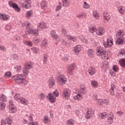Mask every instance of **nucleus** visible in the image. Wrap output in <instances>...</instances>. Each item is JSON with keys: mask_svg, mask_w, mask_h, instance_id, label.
Listing matches in <instances>:
<instances>
[{"mask_svg": "<svg viewBox=\"0 0 125 125\" xmlns=\"http://www.w3.org/2000/svg\"><path fill=\"white\" fill-rule=\"evenodd\" d=\"M5 121L6 122L7 124H8V125H10L11 124H12V120L10 118H7L5 119Z\"/></svg>", "mask_w": 125, "mask_h": 125, "instance_id": "nucleus-39", "label": "nucleus"}, {"mask_svg": "<svg viewBox=\"0 0 125 125\" xmlns=\"http://www.w3.org/2000/svg\"><path fill=\"white\" fill-rule=\"evenodd\" d=\"M29 69L27 68V67H24L22 70V73L24 75H22L21 74L16 75L13 77V79L15 82L18 83H24L26 80L25 78L28 75L30 71H29Z\"/></svg>", "mask_w": 125, "mask_h": 125, "instance_id": "nucleus-1", "label": "nucleus"}, {"mask_svg": "<svg viewBox=\"0 0 125 125\" xmlns=\"http://www.w3.org/2000/svg\"><path fill=\"white\" fill-rule=\"evenodd\" d=\"M104 47H111L112 45H113V41H112L110 39H107V43H104Z\"/></svg>", "mask_w": 125, "mask_h": 125, "instance_id": "nucleus-10", "label": "nucleus"}, {"mask_svg": "<svg viewBox=\"0 0 125 125\" xmlns=\"http://www.w3.org/2000/svg\"><path fill=\"white\" fill-rule=\"evenodd\" d=\"M55 85V80L53 77H51L48 80V86L50 88H52Z\"/></svg>", "mask_w": 125, "mask_h": 125, "instance_id": "nucleus-8", "label": "nucleus"}, {"mask_svg": "<svg viewBox=\"0 0 125 125\" xmlns=\"http://www.w3.org/2000/svg\"><path fill=\"white\" fill-rule=\"evenodd\" d=\"M104 19L105 23H108L109 20H110V16L108 15V13L104 14Z\"/></svg>", "mask_w": 125, "mask_h": 125, "instance_id": "nucleus-17", "label": "nucleus"}, {"mask_svg": "<svg viewBox=\"0 0 125 125\" xmlns=\"http://www.w3.org/2000/svg\"><path fill=\"white\" fill-rule=\"evenodd\" d=\"M30 3H31V0H26V2H24L25 8H27L28 4H30Z\"/></svg>", "mask_w": 125, "mask_h": 125, "instance_id": "nucleus-43", "label": "nucleus"}, {"mask_svg": "<svg viewBox=\"0 0 125 125\" xmlns=\"http://www.w3.org/2000/svg\"><path fill=\"white\" fill-rule=\"evenodd\" d=\"M114 119V114L112 112H110L108 115V118H107V121L110 124H113V121Z\"/></svg>", "mask_w": 125, "mask_h": 125, "instance_id": "nucleus-13", "label": "nucleus"}, {"mask_svg": "<svg viewBox=\"0 0 125 125\" xmlns=\"http://www.w3.org/2000/svg\"><path fill=\"white\" fill-rule=\"evenodd\" d=\"M23 44H26V45H27L28 46H33V44L32 43V42L27 41H23Z\"/></svg>", "mask_w": 125, "mask_h": 125, "instance_id": "nucleus-24", "label": "nucleus"}, {"mask_svg": "<svg viewBox=\"0 0 125 125\" xmlns=\"http://www.w3.org/2000/svg\"><path fill=\"white\" fill-rule=\"evenodd\" d=\"M25 33L26 35H30V34H32V29L27 27V28H26Z\"/></svg>", "mask_w": 125, "mask_h": 125, "instance_id": "nucleus-30", "label": "nucleus"}, {"mask_svg": "<svg viewBox=\"0 0 125 125\" xmlns=\"http://www.w3.org/2000/svg\"><path fill=\"white\" fill-rule=\"evenodd\" d=\"M97 50V55L101 56L103 60H106V59L108 60V58H109L108 57V54H106V52L104 48L99 47Z\"/></svg>", "mask_w": 125, "mask_h": 125, "instance_id": "nucleus-2", "label": "nucleus"}, {"mask_svg": "<svg viewBox=\"0 0 125 125\" xmlns=\"http://www.w3.org/2000/svg\"><path fill=\"white\" fill-rule=\"evenodd\" d=\"M12 58H13V60H18V56L17 54H14L12 56Z\"/></svg>", "mask_w": 125, "mask_h": 125, "instance_id": "nucleus-46", "label": "nucleus"}, {"mask_svg": "<svg viewBox=\"0 0 125 125\" xmlns=\"http://www.w3.org/2000/svg\"><path fill=\"white\" fill-rule=\"evenodd\" d=\"M14 98L15 100H20V102H21V103L22 104H23L24 105H28V104H29V101L25 99L23 97H21V96H20V95L18 94H15Z\"/></svg>", "mask_w": 125, "mask_h": 125, "instance_id": "nucleus-3", "label": "nucleus"}, {"mask_svg": "<svg viewBox=\"0 0 125 125\" xmlns=\"http://www.w3.org/2000/svg\"><path fill=\"white\" fill-rule=\"evenodd\" d=\"M76 99H77V100H78L79 101H80V100H81V99H82L81 98V97H82V95L81 94H78L76 96Z\"/></svg>", "mask_w": 125, "mask_h": 125, "instance_id": "nucleus-56", "label": "nucleus"}, {"mask_svg": "<svg viewBox=\"0 0 125 125\" xmlns=\"http://www.w3.org/2000/svg\"><path fill=\"white\" fill-rule=\"evenodd\" d=\"M93 113V110L92 109H88L86 112V118L91 119Z\"/></svg>", "mask_w": 125, "mask_h": 125, "instance_id": "nucleus-14", "label": "nucleus"}, {"mask_svg": "<svg viewBox=\"0 0 125 125\" xmlns=\"http://www.w3.org/2000/svg\"><path fill=\"white\" fill-rule=\"evenodd\" d=\"M62 7L61 6V2H59V5L58 6H57V7H56V11H58L60 10V9H61Z\"/></svg>", "mask_w": 125, "mask_h": 125, "instance_id": "nucleus-44", "label": "nucleus"}, {"mask_svg": "<svg viewBox=\"0 0 125 125\" xmlns=\"http://www.w3.org/2000/svg\"><path fill=\"white\" fill-rule=\"evenodd\" d=\"M43 122L45 123V124H47V123H48V122H50V121L49 120V119L47 118V117H44Z\"/></svg>", "mask_w": 125, "mask_h": 125, "instance_id": "nucleus-41", "label": "nucleus"}, {"mask_svg": "<svg viewBox=\"0 0 125 125\" xmlns=\"http://www.w3.org/2000/svg\"><path fill=\"white\" fill-rule=\"evenodd\" d=\"M116 114L119 116V117H122V116H124V112L122 111H119L116 112Z\"/></svg>", "mask_w": 125, "mask_h": 125, "instance_id": "nucleus-50", "label": "nucleus"}, {"mask_svg": "<svg viewBox=\"0 0 125 125\" xmlns=\"http://www.w3.org/2000/svg\"><path fill=\"white\" fill-rule=\"evenodd\" d=\"M98 104L99 105H103L104 104V101H103V100L100 99L98 101Z\"/></svg>", "mask_w": 125, "mask_h": 125, "instance_id": "nucleus-57", "label": "nucleus"}, {"mask_svg": "<svg viewBox=\"0 0 125 125\" xmlns=\"http://www.w3.org/2000/svg\"><path fill=\"white\" fill-rule=\"evenodd\" d=\"M70 95H71V91L69 89H65L63 92V96L65 97L66 100L70 99Z\"/></svg>", "mask_w": 125, "mask_h": 125, "instance_id": "nucleus-5", "label": "nucleus"}, {"mask_svg": "<svg viewBox=\"0 0 125 125\" xmlns=\"http://www.w3.org/2000/svg\"><path fill=\"white\" fill-rule=\"evenodd\" d=\"M46 61H47V56L46 55H43V63L45 64L46 63Z\"/></svg>", "mask_w": 125, "mask_h": 125, "instance_id": "nucleus-47", "label": "nucleus"}, {"mask_svg": "<svg viewBox=\"0 0 125 125\" xmlns=\"http://www.w3.org/2000/svg\"><path fill=\"white\" fill-rule=\"evenodd\" d=\"M0 100L1 101H6V97L4 94L0 95Z\"/></svg>", "mask_w": 125, "mask_h": 125, "instance_id": "nucleus-33", "label": "nucleus"}, {"mask_svg": "<svg viewBox=\"0 0 125 125\" xmlns=\"http://www.w3.org/2000/svg\"><path fill=\"white\" fill-rule=\"evenodd\" d=\"M58 82L60 85H63L67 83V78L64 75H60L58 77Z\"/></svg>", "mask_w": 125, "mask_h": 125, "instance_id": "nucleus-4", "label": "nucleus"}, {"mask_svg": "<svg viewBox=\"0 0 125 125\" xmlns=\"http://www.w3.org/2000/svg\"><path fill=\"white\" fill-rule=\"evenodd\" d=\"M67 125H74V120L73 119H71L67 121Z\"/></svg>", "mask_w": 125, "mask_h": 125, "instance_id": "nucleus-40", "label": "nucleus"}, {"mask_svg": "<svg viewBox=\"0 0 125 125\" xmlns=\"http://www.w3.org/2000/svg\"><path fill=\"white\" fill-rule=\"evenodd\" d=\"M4 76H5V77H8V78H10V77H11V73H10V72H7L5 73Z\"/></svg>", "mask_w": 125, "mask_h": 125, "instance_id": "nucleus-53", "label": "nucleus"}, {"mask_svg": "<svg viewBox=\"0 0 125 125\" xmlns=\"http://www.w3.org/2000/svg\"><path fill=\"white\" fill-rule=\"evenodd\" d=\"M120 54H121L123 56L125 55V49H121V51L119 52Z\"/></svg>", "mask_w": 125, "mask_h": 125, "instance_id": "nucleus-49", "label": "nucleus"}, {"mask_svg": "<svg viewBox=\"0 0 125 125\" xmlns=\"http://www.w3.org/2000/svg\"><path fill=\"white\" fill-rule=\"evenodd\" d=\"M42 45L45 48L47 46V40H44L42 42Z\"/></svg>", "mask_w": 125, "mask_h": 125, "instance_id": "nucleus-38", "label": "nucleus"}, {"mask_svg": "<svg viewBox=\"0 0 125 125\" xmlns=\"http://www.w3.org/2000/svg\"><path fill=\"white\" fill-rule=\"evenodd\" d=\"M31 34H33L34 35H38V34H39V31H38V30L32 29Z\"/></svg>", "mask_w": 125, "mask_h": 125, "instance_id": "nucleus-48", "label": "nucleus"}, {"mask_svg": "<svg viewBox=\"0 0 125 125\" xmlns=\"http://www.w3.org/2000/svg\"><path fill=\"white\" fill-rule=\"evenodd\" d=\"M89 32L93 34V33H94V32H96V27L95 26H90L89 27Z\"/></svg>", "mask_w": 125, "mask_h": 125, "instance_id": "nucleus-29", "label": "nucleus"}, {"mask_svg": "<svg viewBox=\"0 0 125 125\" xmlns=\"http://www.w3.org/2000/svg\"><path fill=\"white\" fill-rule=\"evenodd\" d=\"M9 5L11 7H13L14 9H15L16 11L17 12H19L20 11V8L18 7V5L12 2V1H9Z\"/></svg>", "mask_w": 125, "mask_h": 125, "instance_id": "nucleus-6", "label": "nucleus"}, {"mask_svg": "<svg viewBox=\"0 0 125 125\" xmlns=\"http://www.w3.org/2000/svg\"><path fill=\"white\" fill-rule=\"evenodd\" d=\"M62 6H64V7H67L70 5L69 0H62Z\"/></svg>", "mask_w": 125, "mask_h": 125, "instance_id": "nucleus-18", "label": "nucleus"}, {"mask_svg": "<svg viewBox=\"0 0 125 125\" xmlns=\"http://www.w3.org/2000/svg\"><path fill=\"white\" fill-rule=\"evenodd\" d=\"M119 63L120 65L122 67V68H124V67H125V60L124 59H122L119 61Z\"/></svg>", "mask_w": 125, "mask_h": 125, "instance_id": "nucleus-27", "label": "nucleus"}, {"mask_svg": "<svg viewBox=\"0 0 125 125\" xmlns=\"http://www.w3.org/2000/svg\"><path fill=\"white\" fill-rule=\"evenodd\" d=\"M0 19L3 20L4 21H7L9 19V17L5 14H0Z\"/></svg>", "mask_w": 125, "mask_h": 125, "instance_id": "nucleus-15", "label": "nucleus"}, {"mask_svg": "<svg viewBox=\"0 0 125 125\" xmlns=\"http://www.w3.org/2000/svg\"><path fill=\"white\" fill-rule=\"evenodd\" d=\"M99 116L100 119H105L106 117H107L106 112L100 113L99 115Z\"/></svg>", "mask_w": 125, "mask_h": 125, "instance_id": "nucleus-26", "label": "nucleus"}, {"mask_svg": "<svg viewBox=\"0 0 125 125\" xmlns=\"http://www.w3.org/2000/svg\"><path fill=\"white\" fill-rule=\"evenodd\" d=\"M88 55L90 57H92L93 56V50L89 49L88 51Z\"/></svg>", "mask_w": 125, "mask_h": 125, "instance_id": "nucleus-34", "label": "nucleus"}, {"mask_svg": "<svg viewBox=\"0 0 125 125\" xmlns=\"http://www.w3.org/2000/svg\"><path fill=\"white\" fill-rule=\"evenodd\" d=\"M33 113H31L30 114V116L29 117V120L31 121H33Z\"/></svg>", "mask_w": 125, "mask_h": 125, "instance_id": "nucleus-62", "label": "nucleus"}, {"mask_svg": "<svg viewBox=\"0 0 125 125\" xmlns=\"http://www.w3.org/2000/svg\"><path fill=\"white\" fill-rule=\"evenodd\" d=\"M41 8L42 9H45L47 6L46 5V1L45 0H43L41 3Z\"/></svg>", "mask_w": 125, "mask_h": 125, "instance_id": "nucleus-21", "label": "nucleus"}, {"mask_svg": "<svg viewBox=\"0 0 125 125\" xmlns=\"http://www.w3.org/2000/svg\"><path fill=\"white\" fill-rule=\"evenodd\" d=\"M118 69H119L117 66L116 65H113V70L115 71V72H117V71H118Z\"/></svg>", "mask_w": 125, "mask_h": 125, "instance_id": "nucleus-63", "label": "nucleus"}, {"mask_svg": "<svg viewBox=\"0 0 125 125\" xmlns=\"http://www.w3.org/2000/svg\"><path fill=\"white\" fill-rule=\"evenodd\" d=\"M109 100L108 99H105L104 101V103L105 104V105H108V104H109Z\"/></svg>", "mask_w": 125, "mask_h": 125, "instance_id": "nucleus-58", "label": "nucleus"}, {"mask_svg": "<svg viewBox=\"0 0 125 125\" xmlns=\"http://www.w3.org/2000/svg\"><path fill=\"white\" fill-rule=\"evenodd\" d=\"M9 103V108L14 107V104H13V102L12 101H10Z\"/></svg>", "mask_w": 125, "mask_h": 125, "instance_id": "nucleus-51", "label": "nucleus"}, {"mask_svg": "<svg viewBox=\"0 0 125 125\" xmlns=\"http://www.w3.org/2000/svg\"><path fill=\"white\" fill-rule=\"evenodd\" d=\"M9 109L10 110V113H12L14 114V113H15L16 112V108L14 106H13L12 107H9Z\"/></svg>", "mask_w": 125, "mask_h": 125, "instance_id": "nucleus-35", "label": "nucleus"}, {"mask_svg": "<svg viewBox=\"0 0 125 125\" xmlns=\"http://www.w3.org/2000/svg\"><path fill=\"white\" fill-rule=\"evenodd\" d=\"M33 15V11H28L26 12V18H30V17H32Z\"/></svg>", "mask_w": 125, "mask_h": 125, "instance_id": "nucleus-23", "label": "nucleus"}, {"mask_svg": "<svg viewBox=\"0 0 125 125\" xmlns=\"http://www.w3.org/2000/svg\"><path fill=\"white\" fill-rule=\"evenodd\" d=\"M51 35L53 39H55V40L57 41V39L58 38H57V35H56V33L54 30L51 32Z\"/></svg>", "mask_w": 125, "mask_h": 125, "instance_id": "nucleus-25", "label": "nucleus"}, {"mask_svg": "<svg viewBox=\"0 0 125 125\" xmlns=\"http://www.w3.org/2000/svg\"><path fill=\"white\" fill-rule=\"evenodd\" d=\"M96 32L98 36H103L105 34V30L103 29V27H99L96 30Z\"/></svg>", "mask_w": 125, "mask_h": 125, "instance_id": "nucleus-7", "label": "nucleus"}, {"mask_svg": "<svg viewBox=\"0 0 125 125\" xmlns=\"http://www.w3.org/2000/svg\"><path fill=\"white\" fill-rule=\"evenodd\" d=\"M90 5H89V4L87 3L86 2H84V5H83V8H89Z\"/></svg>", "mask_w": 125, "mask_h": 125, "instance_id": "nucleus-45", "label": "nucleus"}, {"mask_svg": "<svg viewBox=\"0 0 125 125\" xmlns=\"http://www.w3.org/2000/svg\"><path fill=\"white\" fill-rule=\"evenodd\" d=\"M109 91H110V94L111 95H114L115 94V92L114 91V89H110Z\"/></svg>", "mask_w": 125, "mask_h": 125, "instance_id": "nucleus-60", "label": "nucleus"}, {"mask_svg": "<svg viewBox=\"0 0 125 125\" xmlns=\"http://www.w3.org/2000/svg\"><path fill=\"white\" fill-rule=\"evenodd\" d=\"M91 84L93 87H97V86H98V83L95 81H93L91 82Z\"/></svg>", "mask_w": 125, "mask_h": 125, "instance_id": "nucleus-37", "label": "nucleus"}, {"mask_svg": "<svg viewBox=\"0 0 125 125\" xmlns=\"http://www.w3.org/2000/svg\"><path fill=\"white\" fill-rule=\"evenodd\" d=\"M28 125H38V123L30 122Z\"/></svg>", "mask_w": 125, "mask_h": 125, "instance_id": "nucleus-64", "label": "nucleus"}, {"mask_svg": "<svg viewBox=\"0 0 125 125\" xmlns=\"http://www.w3.org/2000/svg\"><path fill=\"white\" fill-rule=\"evenodd\" d=\"M58 93H59V92H58V90H57V89H56L53 92L54 95L56 97H58Z\"/></svg>", "mask_w": 125, "mask_h": 125, "instance_id": "nucleus-54", "label": "nucleus"}, {"mask_svg": "<svg viewBox=\"0 0 125 125\" xmlns=\"http://www.w3.org/2000/svg\"><path fill=\"white\" fill-rule=\"evenodd\" d=\"M32 50H33V51H34V52H35L36 53H37V52H38V48H37L36 47H33L31 48Z\"/></svg>", "mask_w": 125, "mask_h": 125, "instance_id": "nucleus-61", "label": "nucleus"}, {"mask_svg": "<svg viewBox=\"0 0 125 125\" xmlns=\"http://www.w3.org/2000/svg\"><path fill=\"white\" fill-rule=\"evenodd\" d=\"M24 67L30 70L34 67V62H27L25 63Z\"/></svg>", "mask_w": 125, "mask_h": 125, "instance_id": "nucleus-11", "label": "nucleus"}, {"mask_svg": "<svg viewBox=\"0 0 125 125\" xmlns=\"http://www.w3.org/2000/svg\"><path fill=\"white\" fill-rule=\"evenodd\" d=\"M118 9L119 12H120V13H121V14H124V13H125V8H124V7H120L118 8Z\"/></svg>", "mask_w": 125, "mask_h": 125, "instance_id": "nucleus-32", "label": "nucleus"}, {"mask_svg": "<svg viewBox=\"0 0 125 125\" xmlns=\"http://www.w3.org/2000/svg\"><path fill=\"white\" fill-rule=\"evenodd\" d=\"M85 15V13H81L80 14H79L77 16V18H82L83 16H84Z\"/></svg>", "mask_w": 125, "mask_h": 125, "instance_id": "nucleus-42", "label": "nucleus"}, {"mask_svg": "<svg viewBox=\"0 0 125 125\" xmlns=\"http://www.w3.org/2000/svg\"><path fill=\"white\" fill-rule=\"evenodd\" d=\"M124 40L123 39V37H119L116 42V44L119 45L120 44H124Z\"/></svg>", "mask_w": 125, "mask_h": 125, "instance_id": "nucleus-19", "label": "nucleus"}, {"mask_svg": "<svg viewBox=\"0 0 125 125\" xmlns=\"http://www.w3.org/2000/svg\"><path fill=\"white\" fill-rule=\"evenodd\" d=\"M0 107L1 109H4L5 104L4 103H0Z\"/></svg>", "mask_w": 125, "mask_h": 125, "instance_id": "nucleus-55", "label": "nucleus"}, {"mask_svg": "<svg viewBox=\"0 0 125 125\" xmlns=\"http://www.w3.org/2000/svg\"><path fill=\"white\" fill-rule=\"evenodd\" d=\"M47 97L48 98L49 101L51 103H54L56 101L55 100L56 99L54 98V96H53L52 93H49L48 94V96H47Z\"/></svg>", "mask_w": 125, "mask_h": 125, "instance_id": "nucleus-9", "label": "nucleus"}, {"mask_svg": "<svg viewBox=\"0 0 125 125\" xmlns=\"http://www.w3.org/2000/svg\"><path fill=\"white\" fill-rule=\"evenodd\" d=\"M88 72L90 76H93L96 73V69L94 67H90L88 70Z\"/></svg>", "mask_w": 125, "mask_h": 125, "instance_id": "nucleus-12", "label": "nucleus"}, {"mask_svg": "<svg viewBox=\"0 0 125 125\" xmlns=\"http://www.w3.org/2000/svg\"><path fill=\"white\" fill-rule=\"evenodd\" d=\"M40 96H41V99H42V100H43V99L45 98V96L42 93L40 94Z\"/></svg>", "mask_w": 125, "mask_h": 125, "instance_id": "nucleus-59", "label": "nucleus"}, {"mask_svg": "<svg viewBox=\"0 0 125 125\" xmlns=\"http://www.w3.org/2000/svg\"><path fill=\"white\" fill-rule=\"evenodd\" d=\"M93 16H94V17H95L96 19H99L100 17L98 15V13H97V11H95L93 12Z\"/></svg>", "mask_w": 125, "mask_h": 125, "instance_id": "nucleus-36", "label": "nucleus"}, {"mask_svg": "<svg viewBox=\"0 0 125 125\" xmlns=\"http://www.w3.org/2000/svg\"><path fill=\"white\" fill-rule=\"evenodd\" d=\"M61 32L62 35L63 37H67V36H68L67 35V29L65 28H62Z\"/></svg>", "mask_w": 125, "mask_h": 125, "instance_id": "nucleus-28", "label": "nucleus"}, {"mask_svg": "<svg viewBox=\"0 0 125 125\" xmlns=\"http://www.w3.org/2000/svg\"><path fill=\"white\" fill-rule=\"evenodd\" d=\"M81 50H82V49L81 48V45H77L74 47V51L76 53H78Z\"/></svg>", "mask_w": 125, "mask_h": 125, "instance_id": "nucleus-22", "label": "nucleus"}, {"mask_svg": "<svg viewBox=\"0 0 125 125\" xmlns=\"http://www.w3.org/2000/svg\"><path fill=\"white\" fill-rule=\"evenodd\" d=\"M75 69V63L71 64L70 66L68 67V73L70 75L73 74V70Z\"/></svg>", "mask_w": 125, "mask_h": 125, "instance_id": "nucleus-16", "label": "nucleus"}, {"mask_svg": "<svg viewBox=\"0 0 125 125\" xmlns=\"http://www.w3.org/2000/svg\"><path fill=\"white\" fill-rule=\"evenodd\" d=\"M44 28H45V23L43 22H40L39 25L38 26V28L39 30L44 29Z\"/></svg>", "mask_w": 125, "mask_h": 125, "instance_id": "nucleus-20", "label": "nucleus"}, {"mask_svg": "<svg viewBox=\"0 0 125 125\" xmlns=\"http://www.w3.org/2000/svg\"><path fill=\"white\" fill-rule=\"evenodd\" d=\"M33 41L35 43H38V42H41V40L38 39L36 38H34Z\"/></svg>", "mask_w": 125, "mask_h": 125, "instance_id": "nucleus-52", "label": "nucleus"}, {"mask_svg": "<svg viewBox=\"0 0 125 125\" xmlns=\"http://www.w3.org/2000/svg\"><path fill=\"white\" fill-rule=\"evenodd\" d=\"M67 39H68V40H70V41H72V42H77V39H76V38L72 37L71 35L67 36Z\"/></svg>", "mask_w": 125, "mask_h": 125, "instance_id": "nucleus-31", "label": "nucleus"}]
</instances>
